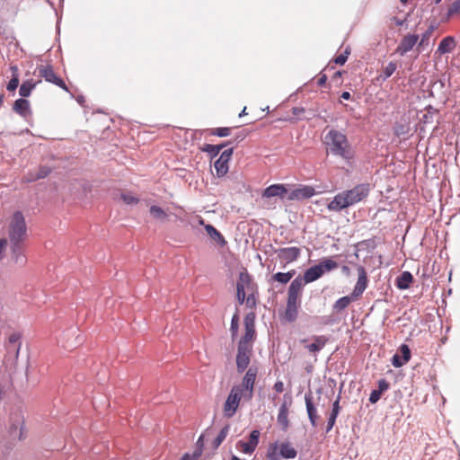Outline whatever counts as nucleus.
Segmentation results:
<instances>
[{
	"mask_svg": "<svg viewBox=\"0 0 460 460\" xmlns=\"http://www.w3.org/2000/svg\"><path fill=\"white\" fill-rule=\"evenodd\" d=\"M305 401L306 406V411L308 415V419L310 420L311 425L315 428L317 426V410L313 402L312 392L309 391L305 394Z\"/></svg>",
	"mask_w": 460,
	"mask_h": 460,
	"instance_id": "obj_18",
	"label": "nucleus"
},
{
	"mask_svg": "<svg viewBox=\"0 0 460 460\" xmlns=\"http://www.w3.org/2000/svg\"><path fill=\"white\" fill-rule=\"evenodd\" d=\"M305 113V109L303 107L292 108V114L299 119H310L309 117L304 116Z\"/></svg>",
	"mask_w": 460,
	"mask_h": 460,
	"instance_id": "obj_46",
	"label": "nucleus"
},
{
	"mask_svg": "<svg viewBox=\"0 0 460 460\" xmlns=\"http://www.w3.org/2000/svg\"><path fill=\"white\" fill-rule=\"evenodd\" d=\"M326 81H327V76H326V75H322L320 76V78L318 79L317 84H318L319 86H323V85H324V84H325Z\"/></svg>",
	"mask_w": 460,
	"mask_h": 460,
	"instance_id": "obj_61",
	"label": "nucleus"
},
{
	"mask_svg": "<svg viewBox=\"0 0 460 460\" xmlns=\"http://www.w3.org/2000/svg\"><path fill=\"white\" fill-rule=\"evenodd\" d=\"M275 253H277V256L280 261L285 262V264H288L299 258L301 254V249L295 246L279 248L275 250Z\"/></svg>",
	"mask_w": 460,
	"mask_h": 460,
	"instance_id": "obj_11",
	"label": "nucleus"
},
{
	"mask_svg": "<svg viewBox=\"0 0 460 460\" xmlns=\"http://www.w3.org/2000/svg\"><path fill=\"white\" fill-rule=\"evenodd\" d=\"M418 40L419 36L416 34H408L404 36L396 48V53L401 56H404L407 52L412 49Z\"/></svg>",
	"mask_w": 460,
	"mask_h": 460,
	"instance_id": "obj_15",
	"label": "nucleus"
},
{
	"mask_svg": "<svg viewBox=\"0 0 460 460\" xmlns=\"http://www.w3.org/2000/svg\"><path fill=\"white\" fill-rule=\"evenodd\" d=\"M200 456V450L194 452L192 456L185 454L180 460H197Z\"/></svg>",
	"mask_w": 460,
	"mask_h": 460,
	"instance_id": "obj_55",
	"label": "nucleus"
},
{
	"mask_svg": "<svg viewBox=\"0 0 460 460\" xmlns=\"http://www.w3.org/2000/svg\"><path fill=\"white\" fill-rule=\"evenodd\" d=\"M245 332L239 341L238 345L243 347H252L250 342L255 336V314L249 313L244 317Z\"/></svg>",
	"mask_w": 460,
	"mask_h": 460,
	"instance_id": "obj_5",
	"label": "nucleus"
},
{
	"mask_svg": "<svg viewBox=\"0 0 460 460\" xmlns=\"http://www.w3.org/2000/svg\"><path fill=\"white\" fill-rule=\"evenodd\" d=\"M413 281V276L410 271H403L395 279V286L398 289L404 290L410 288Z\"/></svg>",
	"mask_w": 460,
	"mask_h": 460,
	"instance_id": "obj_24",
	"label": "nucleus"
},
{
	"mask_svg": "<svg viewBox=\"0 0 460 460\" xmlns=\"http://www.w3.org/2000/svg\"><path fill=\"white\" fill-rule=\"evenodd\" d=\"M341 271H342L344 274H346L347 276H348V275H349V273H350V270H349V268L348 266H346V265H343V266L341 267Z\"/></svg>",
	"mask_w": 460,
	"mask_h": 460,
	"instance_id": "obj_63",
	"label": "nucleus"
},
{
	"mask_svg": "<svg viewBox=\"0 0 460 460\" xmlns=\"http://www.w3.org/2000/svg\"><path fill=\"white\" fill-rule=\"evenodd\" d=\"M354 300L352 298V296H342L341 298H339L334 305H333V309L340 312L341 310H344L349 304L350 302Z\"/></svg>",
	"mask_w": 460,
	"mask_h": 460,
	"instance_id": "obj_37",
	"label": "nucleus"
},
{
	"mask_svg": "<svg viewBox=\"0 0 460 460\" xmlns=\"http://www.w3.org/2000/svg\"><path fill=\"white\" fill-rule=\"evenodd\" d=\"M456 48V40L452 36H447L439 42L437 51L439 54L451 53Z\"/></svg>",
	"mask_w": 460,
	"mask_h": 460,
	"instance_id": "obj_22",
	"label": "nucleus"
},
{
	"mask_svg": "<svg viewBox=\"0 0 460 460\" xmlns=\"http://www.w3.org/2000/svg\"><path fill=\"white\" fill-rule=\"evenodd\" d=\"M203 438H204V435L202 434L199 438V439H198V441L196 443V450H195V452H199V449H200V455L202 454V449H203V447H204Z\"/></svg>",
	"mask_w": 460,
	"mask_h": 460,
	"instance_id": "obj_57",
	"label": "nucleus"
},
{
	"mask_svg": "<svg viewBox=\"0 0 460 460\" xmlns=\"http://www.w3.org/2000/svg\"><path fill=\"white\" fill-rule=\"evenodd\" d=\"M295 273V270H289L288 272H277L272 276V279L281 284H287L291 280Z\"/></svg>",
	"mask_w": 460,
	"mask_h": 460,
	"instance_id": "obj_34",
	"label": "nucleus"
},
{
	"mask_svg": "<svg viewBox=\"0 0 460 460\" xmlns=\"http://www.w3.org/2000/svg\"><path fill=\"white\" fill-rule=\"evenodd\" d=\"M316 194V191L314 187L309 185H300L299 187L294 189L287 196V199L289 201L296 200L301 201L304 199H307L312 198Z\"/></svg>",
	"mask_w": 460,
	"mask_h": 460,
	"instance_id": "obj_8",
	"label": "nucleus"
},
{
	"mask_svg": "<svg viewBox=\"0 0 460 460\" xmlns=\"http://www.w3.org/2000/svg\"><path fill=\"white\" fill-rule=\"evenodd\" d=\"M274 390L277 393H282L284 391V384L282 381H277L274 385Z\"/></svg>",
	"mask_w": 460,
	"mask_h": 460,
	"instance_id": "obj_60",
	"label": "nucleus"
},
{
	"mask_svg": "<svg viewBox=\"0 0 460 460\" xmlns=\"http://www.w3.org/2000/svg\"><path fill=\"white\" fill-rule=\"evenodd\" d=\"M394 19L395 24H396L397 26H402V25L403 24V22H404V21L400 20V19H398V18H396V17H394Z\"/></svg>",
	"mask_w": 460,
	"mask_h": 460,
	"instance_id": "obj_64",
	"label": "nucleus"
},
{
	"mask_svg": "<svg viewBox=\"0 0 460 460\" xmlns=\"http://www.w3.org/2000/svg\"><path fill=\"white\" fill-rule=\"evenodd\" d=\"M288 195V190L283 184H272L267 187L262 193L263 198L279 197L281 199H287Z\"/></svg>",
	"mask_w": 460,
	"mask_h": 460,
	"instance_id": "obj_17",
	"label": "nucleus"
},
{
	"mask_svg": "<svg viewBox=\"0 0 460 460\" xmlns=\"http://www.w3.org/2000/svg\"><path fill=\"white\" fill-rule=\"evenodd\" d=\"M323 275V270L321 269V266L316 264L305 271L304 276L302 277V281L305 284L311 283L320 279Z\"/></svg>",
	"mask_w": 460,
	"mask_h": 460,
	"instance_id": "obj_20",
	"label": "nucleus"
},
{
	"mask_svg": "<svg viewBox=\"0 0 460 460\" xmlns=\"http://www.w3.org/2000/svg\"><path fill=\"white\" fill-rule=\"evenodd\" d=\"M19 85V78L17 75H13V77L11 78V80L8 82L7 85H6V89L10 92H13L14 90H16V88L18 87Z\"/></svg>",
	"mask_w": 460,
	"mask_h": 460,
	"instance_id": "obj_49",
	"label": "nucleus"
},
{
	"mask_svg": "<svg viewBox=\"0 0 460 460\" xmlns=\"http://www.w3.org/2000/svg\"><path fill=\"white\" fill-rule=\"evenodd\" d=\"M39 178H36V173L33 172H28L27 175L24 177L23 181L24 182H33L38 181Z\"/></svg>",
	"mask_w": 460,
	"mask_h": 460,
	"instance_id": "obj_56",
	"label": "nucleus"
},
{
	"mask_svg": "<svg viewBox=\"0 0 460 460\" xmlns=\"http://www.w3.org/2000/svg\"><path fill=\"white\" fill-rule=\"evenodd\" d=\"M205 230L207 234L209 235V237L218 245L225 246L226 242L225 240V237L222 235V234L216 229L212 225H206Z\"/></svg>",
	"mask_w": 460,
	"mask_h": 460,
	"instance_id": "obj_27",
	"label": "nucleus"
},
{
	"mask_svg": "<svg viewBox=\"0 0 460 460\" xmlns=\"http://www.w3.org/2000/svg\"><path fill=\"white\" fill-rule=\"evenodd\" d=\"M23 432H24L23 422H22L21 425L19 424V422L12 423L9 428V435L12 438L17 437L19 440H22L24 438Z\"/></svg>",
	"mask_w": 460,
	"mask_h": 460,
	"instance_id": "obj_32",
	"label": "nucleus"
},
{
	"mask_svg": "<svg viewBox=\"0 0 460 460\" xmlns=\"http://www.w3.org/2000/svg\"><path fill=\"white\" fill-rule=\"evenodd\" d=\"M340 399H341V396L338 395L337 399L332 403V411L330 413V416H329L328 421H327V425H326V432L327 433L332 429V428L336 422V419L339 415V412L341 410Z\"/></svg>",
	"mask_w": 460,
	"mask_h": 460,
	"instance_id": "obj_23",
	"label": "nucleus"
},
{
	"mask_svg": "<svg viewBox=\"0 0 460 460\" xmlns=\"http://www.w3.org/2000/svg\"><path fill=\"white\" fill-rule=\"evenodd\" d=\"M389 383L385 378H382L378 381V388L376 390L383 394L389 389Z\"/></svg>",
	"mask_w": 460,
	"mask_h": 460,
	"instance_id": "obj_52",
	"label": "nucleus"
},
{
	"mask_svg": "<svg viewBox=\"0 0 460 460\" xmlns=\"http://www.w3.org/2000/svg\"><path fill=\"white\" fill-rule=\"evenodd\" d=\"M39 74L41 77H43L47 82L51 83L65 91H68L66 84L58 77L53 70L52 66H38Z\"/></svg>",
	"mask_w": 460,
	"mask_h": 460,
	"instance_id": "obj_7",
	"label": "nucleus"
},
{
	"mask_svg": "<svg viewBox=\"0 0 460 460\" xmlns=\"http://www.w3.org/2000/svg\"><path fill=\"white\" fill-rule=\"evenodd\" d=\"M51 172V168L49 166H40L36 173V178L44 179Z\"/></svg>",
	"mask_w": 460,
	"mask_h": 460,
	"instance_id": "obj_47",
	"label": "nucleus"
},
{
	"mask_svg": "<svg viewBox=\"0 0 460 460\" xmlns=\"http://www.w3.org/2000/svg\"><path fill=\"white\" fill-rule=\"evenodd\" d=\"M242 397H243L247 401H251L253 397V390L244 389V392L242 394Z\"/></svg>",
	"mask_w": 460,
	"mask_h": 460,
	"instance_id": "obj_58",
	"label": "nucleus"
},
{
	"mask_svg": "<svg viewBox=\"0 0 460 460\" xmlns=\"http://www.w3.org/2000/svg\"><path fill=\"white\" fill-rule=\"evenodd\" d=\"M246 305L249 308H254L257 304V299L254 292H252L249 294L246 297Z\"/></svg>",
	"mask_w": 460,
	"mask_h": 460,
	"instance_id": "obj_50",
	"label": "nucleus"
},
{
	"mask_svg": "<svg viewBox=\"0 0 460 460\" xmlns=\"http://www.w3.org/2000/svg\"><path fill=\"white\" fill-rule=\"evenodd\" d=\"M399 351L401 353V357L402 358V361L408 362L411 359V349L408 345L402 344L399 348Z\"/></svg>",
	"mask_w": 460,
	"mask_h": 460,
	"instance_id": "obj_44",
	"label": "nucleus"
},
{
	"mask_svg": "<svg viewBox=\"0 0 460 460\" xmlns=\"http://www.w3.org/2000/svg\"><path fill=\"white\" fill-rule=\"evenodd\" d=\"M381 393H379L376 389V390H373L370 394V396H369V402L371 403H376L379 401L380 397H381Z\"/></svg>",
	"mask_w": 460,
	"mask_h": 460,
	"instance_id": "obj_54",
	"label": "nucleus"
},
{
	"mask_svg": "<svg viewBox=\"0 0 460 460\" xmlns=\"http://www.w3.org/2000/svg\"><path fill=\"white\" fill-rule=\"evenodd\" d=\"M13 110L14 112L19 114L21 117L27 119L31 117L32 114L30 102L26 99L20 98L17 99L13 105Z\"/></svg>",
	"mask_w": 460,
	"mask_h": 460,
	"instance_id": "obj_19",
	"label": "nucleus"
},
{
	"mask_svg": "<svg viewBox=\"0 0 460 460\" xmlns=\"http://www.w3.org/2000/svg\"><path fill=\"white\" fill-rule=\"evenodd\" d=\"M397 66L394 62H389L384 68L382 75H380L384 81L389 78L396 70Z\"/></svg>",
	"mask_w": 460,
	"mask_h": 460,
	"instance_id": "obj_41",
	"label": "nucleus"
},
{
	"mask_svg": "<svg viewBox=\"0 0 460 460\" xmlns=\"http://www.w3.org/2000/svg\"><path fill=\"white\" fill-rule=\"evenodd\" d=\"M234 141L232 140H229V141H226V142H224L222 144H219V145H211V144H206L204 145V146L201 148V150L205 153H208L211 159L212 158H215L218 155V154L220 153V151L227 146L228 145H231L233 144Z\"/></svg>",
	"mask_w": 460,
	"mask_h": 460,
	"instance_id": "obj_26",
	"label": "nucleus"
},
{
	"mask_svg": "<svg viewBox=\"0 0 460 460\" xmlns=\"http://www.w3.org/2000/svg\"><path fill=\"white\" fill-rule=\"evenodd\" d=\"M40 81H39L40 83ZM38 82H34L32 79L24 81L20 88H19V94L22 98L25 99L26 97H29L31 93V91L36 87Z\"/></svg>",
	"mask_w": 460,
	"mask_h": 460,
	"instance_id": "obj_31",
	"label": "nucleus"
},
{
	"mask_svg": "<svg viewBox=\"0 0 460 460\" xmlns=\"http://www.w3.org/2000/svg\"><path fill=\"white\" fill-rule=\"evenodd\" d=\"M252 355V347H237L236 368L239 373H243L250 364Z\"/></svg>",
	"mask_w": 460,
	"mask_h": 460,
	"instance_id": "obj_12",
	"label": "nucleus"
},
{
	"mask_svg": "<svg viewBox=\"0 0 460 460\" xmlns=\"http://www.w3.org/2000/svg\"><path fill=\"white\" fill-rule=\"evenodd\" d=\"M458 13H460V0H454L448 6L447 13L442 15L440 20L442 22H448L453 16Z\"/></svg>",
	"mask_w": 460,
	"mask_h": 460,
	"instance_id": "obj_28",
	"label": "nucleus"
},
{
	"mask_svg": "<svg viewBox=\"0 0 460 460\" xmlns=\"http://www.w3.org/2000/svg\"><path fill=\"white\" fill-rule=\"evenodd\" d=\"M260 438V431L257 429L252 430L249 436V441L244 442L243 440L238 441L237 445L241 447L242 451L244 454H252L254 452L258 446Z\"/></svg>",
	"mask_w": 460,
	"mask_h": 460,
	"instance_id": "obj_16",
	"label": "nucleus"
},
{
	"mask_svg": "<svg viewBox=\"0 0 460 460\" xmlns=\"http://www.w3.org/2000/svg\"><path fill=\"white\" fill-rule=\"evenodd\" d=\"M358 270V281L352 290L351 296L353 299L358 298L366 290L367 287V274L365 268L361 265L357 267Z\"/></svg>",
	"mask_w": 460,
	"mask_h": 460,
	"instance_id": "obj_10",
	"label": "nucleus"
},
{
	"mask_svg": "<svg viewBox=\"0 0 460 460\" xmlns=\"http://www.w3.org/2000/svg\"><path fill=\"white\" fill-rule=\"evenodd\" d=\"M10 248L14 262L20 266H24L27 261L24 253V242H12L10 243Z\"/></svg>",
	"mask_w": 460,
	"mask_h": 460,
	"instance_id": "obj_13",
	"label": "nucleus"
},
{
	"mask_svg": "<svg viewBox=\"0 0 460 460\" xmlns=\"http://www.w3.org/2000/svg\"><path fill=\"white\" fill-rule=\"evenodd\" d=\"M343 100H349L351 95L349 92H343L341 95Z\"/></svg>",
	"mask_w": 460,
	"mask_h": 460,
	"instance_id": "obj_62",
	"label": "nucleus"
},
{
	"mask_svg": "<svg viewBox=\"0 0 460 460\" xmlns=\"http://www.w3.org/2000/svg\"><path fill=\"white\" fill-rule=\"evenodd\" d=\"M325 140L333 155L340 156L348 163L354 158V153L343 133L332 128L325 135Z\"/></svg>",
	"mask_w": 460,
	"mask_h": 460,
	"instance_id": "obj_2",
	"label": "nucleus"
},
{
	"mask_svg": "<svg viewBox=\"0 0 460 460\" xmlns=\"http://www.w3.org/2000/svg\"><path fill=\"white\" fill-rule=\"evenodd\" d=\"M392 364L395 367H401L405 365L406 362L402 361V357L398 353H395L392 358Z\"/></svg>",
	"mask_w": 460,
	"mask_h": 460,
	"instance_id": "obj_51",
	"label": "nucleus"
},
{
	"mask_svg": "<svg viewBox=\"0 0 460 460\" xmlns=\"http://www.w3.org/2000/svg\"><path fill=\"white\" fill-rule=\"evenodd\" d=\"M267 457L270 460H280L282 456H280V451L278 452V446L277 444H272L268 449Z\"/></svg>",
	"mask_w": 460,
	"mask_h": 460,
	"instance_id": "obj_42",
	"label": "nucleus"
},
{
	"mask_svg": "<svg viewBox=\"0 0 460 460\" xmlns=\"http://www.w3.org/2000/svg\"><path fill=\"white\" fill-rule=\"evenodd\" d=\"M234 149L224 150L219 157L215 161L214 167L218 177L225 176L228 172V162L233 155Z\"/></svg>",
	"mask_w": 460,
	"mask_h": 460,
	"instance_id": "obj_9",
	"label": "nucleus"
},
{
	"mask_svg": "<svg viewBox=\"0 0 460 460\" xmlns=\"http://www.w3.org/2000/svg\"><path fill=\"white\" fill-rule=\"evenodd\" d=\"M349 54V49H346L343 53L340 54L334 59L335 64L341 65V66L344 65L348 59Z\"/></svg>",
	"mask_w": 460,
	"mask_h": 460,
	"instance_id": "obj_48",
	"label": "nucleus"
},
{
	"mask_svg": "<svg viewBox=\"0 0 460 460\" xmlns=\"http://www.w3.org/2000/svg\"><path fill=\"white\" fill-rule=\"evenodd\" d=\"M370 192L368 183H360L350 190H343L334 196L333 199L327 205L330 211L341 212L365 199Z\"/></svg>",
	"mask_w": 460,
	"mask_h": 460,
	"instance_id": "obj_1",
	"label": "nucleus"
},
{
	"mask_svg": "<svg viewBox=\"0 0 460 460\" xmlns=\"http://www.w3.org/2000/svg\"><path fill=\"white\" fill-rule=\"evenodd\" d=\"M436 29H437V25L435 23L429 24V28L421 35L420 40L418 44L419 49H423L426 45L429 44V39Z\"/></svg>",
	"mask_w": 460,
	"mask_h": 460,
	"instance_id": "obj_33",
	"label": "nucleus"
},
{
	"mask_svg": "<svg viewBox=\"0 0 460 460\" xmlns=\"http://www.w3.org/2000/svg\"><path fill=\"white\" fill-rule=\"evenodd\" d=\"M20 337H21L20 334L17 332L12 333L9 336V343L16 344L18 342V341L20 340Z\"/></svg>",
	"mask_w": 460,
	"mask_h": 460,
	"instance_id": "obj_59",
	"label": "nucleus"
},
{
	"mask_svg": "<svg viewBox=\"0 0 460 460\" xmlns=\"http://www.w3.org/2000/svg\"><path fill=\"white\" fill-rule=\"evenodd\" d=\"M28 236V229L22 212L17 210L11 217L8 226L9 243L25 242Z\"/></svg>",
	"mask_w": 460,
	"mask_h": 460,
	"instance_id": "obj_3",
	"label": "nucleus"
},
{
	"mask_svg": "<svg viewBox=\"0 0 460 460\" xmlns=\"http://www.w3.org/2000/svg\"><path fill=\"white\" fill-rule=\"evenodd\" d=\"M298 315V307L286 306L284 317L288 323H293L296 320Z\"/></svg>",
	"mask_w": 460,
	"mask_h": 460,
	"instance_id": "obj_38",
	"label": "nucleus"
},
{
	"mask_svg": "<svg viewBox=\"0 0 460 460\" xmlns=\"http://www.w3.org/2000/svg\"><path fill=\"white\" fill-rule=\"evenodd\" d=\"M238 328H239V315H238V312L236 311L231 319V325H230V332H231L233 339L237 336Z\"/></svg>",
	"mask_w": 460,
	"mask_h": 460,
	"instance_id": "obj_40",
	"label": "nucleus"
},
{
	"mask_svg": "<svg viewBox=\"0 0 460 460\" xmlns=\"http://www.w3.org/2000/svg\"><path fill=\"white\" fill-rule=\"evenodd\" d=\"M242 394L239 387H232L224 404L225 417L232 418L235 414L242 399Z\"/></svg>",
	"mask_w": 460,
	"mask_h": 460,
	"instance_id": "obj_4",
	"label": "nucleus"
},
{
	"mask_svg": "<svg viewBox=\"0 0 460 460\" xmlns=\"http://www.w3.org/2000/svg\"><path fill=\"white\" fill-rule=\"evenodd\" d=\"M314 342H312L311 344H308L305 346V348L310 351V352H318L320 351L326 344L327 342V338L325 336H314Z\"/></svg>",
	"mask_w": 460,
	"mask_h": 460,
	"instance_id": "obj_30",
	"label": "nucleus"
},
{
	"mask_svg": "<svg viewBox=\"0 0 460 460\" xmlns=\"http://www.w3.org/2000/svg\"><path fill=\"white\" fill-rule=\"evenodd\" d=\"M287 305L299 307L300 306V297L288 296Z\"/></svg>",
	"mask_w": 460,
	"mask_h": 460,
	"instance_id": "obj_53",
	"label": "nucleus"
},
{
	"mask_svg": "<svg viewBox=\"0 0 460 460\" xmlns=\"http://www.w3.org/2000/svg\"><path fill=\"white\" fill-rule=\"evenodd\" d=\"M245 288L252 290L253 283L251 276L247 272H241L236 283V297L239 305H243L246 301Z\"/></svg>",
	"mask_w": 460,
	"mask_h": 460,
	"instance_id": "obj_6",
	"label": "nucleus"
},
{
	"mask_svg": "<svg viewBox=\"0 0 460 460\" xmlns=\"http://www.w3.org/2000/svg\"><path fill=\"white\" fill-rule=\"evenodd\" d=\"M304 286L305 283L302 281V276H297L291 281L288 290V296L300 297Z\"/></svg>",
	"mask_w": 460,
	"mask_h": 460,
	"instance_id": "obj_25",
	"label": "nucleus"
},
{
	"mask_svg": "<svg viewBox=\"0 0 460 460\" xmlns=\"http://www.w3.org/2000/svg\"><path fill=\"white\" fill-rule=\"evenodd\" d=\"M120 198L128 205H133L138 202V199L134 197L130 193H122L120 195Z\"/></svg>",
	"mask_w": 460,
	"mask_h": 460,
	"instance_id": "obj_45",
	"label": "nucleus"
},
{
	"mask_svg": "<svg viewBox=\"0 0 460 460\" xmlns=\"http://www.w3.org/2000/svg\"><path fill=\"white\" fill-rule=\"evenodd\" d=\"M280 456L285 459H294L297 456V451L288 442L280 444Z\"/></svg>",
	"mask_w": 460,
	"mask_h": 460,
	"instance_id": "obj_29",
	"label": "nucleus"
},
{
	"mask_svg": "<svg viewBox=\"0 0 460 460\" xmlns=\"http://www.w3.org/2000/svg\"><path fill=\"white\" fill-rule=\"evenodd\" d=\"M277 420H278V423L280 425L281 429L283 431H286L288 429V427H289L288 406L286 402H284L279 409Z\"/></svg>",
	"mask_w": 460,
	"mask_h": 460,
	"instance_id": "obj_21",
	"label": "nucleus"
},
{
	"mask_svg": "<svg viewBox=\"0 0 460 460\" xmlns=\"http://www.w3.org/2000/svg\"><path fill=\"white\" fill-rule=\"evenodd\" d=\"M321 269L323 270V274L327 271H331L338 268V263L331 258H326L318 263Z\"/></svg>",
	"mask_w": 460,
	"mask_h": 460,
	"instance_id": "obj_39",
	"label": "nucleus"
},
{
	"mask_svg": "<svg viewBox=\"0 0 460 460\" xmlns=\"http://www.w3.org/2000/svg\"><path fill=\"white\" fill-rule=\"evenodd\" d=\"M149 212H150V215L154 218L161 220V221H164L168 217V215L166 214V212L162 208H160L159 206H156V205L151 206Z\"/></svg>",
	"mask_w": 460,
	"mask_h": 460,
	"instance_id": "obj_35",
	"label": "nucleus"
},
{
	"mask_svg": "<svg viewBox=\"0 0 460 460\" xmlns=\"http://www.w3.org/2000/svg\"><path fill=\"white\" fill-rule=\"evenodd\" d=\"M257 374L258 368L253 366L250 367L242 380V384L240 385H234V387H239L241 393L244 392V389L254 390Z\"/></svg>",
	"mask_w": 460,
	"mask_h": 460,
	"instance_id": "obj_14",
	"label": "nucleus"
},
{
	"mask_svg": "<svg viewBox=\"0 0 460 460\" xmlns=\"http://www.w3.org/2000/svg\"><path fill=\"white\" fill-rule=\"evenodd\" d=\"M231 134V128L225 127V128H213L211 131V135L217 136L219 137H225Z\"/></svg>",
	"mask_w": 460,
	"mask_h": 460,
	"instance_id": "obj_43",
	"label": "nucleus"
},
{
	"mask_svg": "<svg viewBox=\"0 0 460 460\" xmlns=\"http://www.w3.org/2000/svg\"><path fill=\"white\" fill-rule=\"evenodd\" d=\"M230 430V425L226 424L225 427H223L218 433L217 437L213 441V447L214 449H217L221 443L226 439V436L228 435Z\"/></svg>",
	"mask_w": 460,
	"mask_h": 460,
	"instance_id": "obj_36",
	"label": "nucleus"
}]
</instances>
